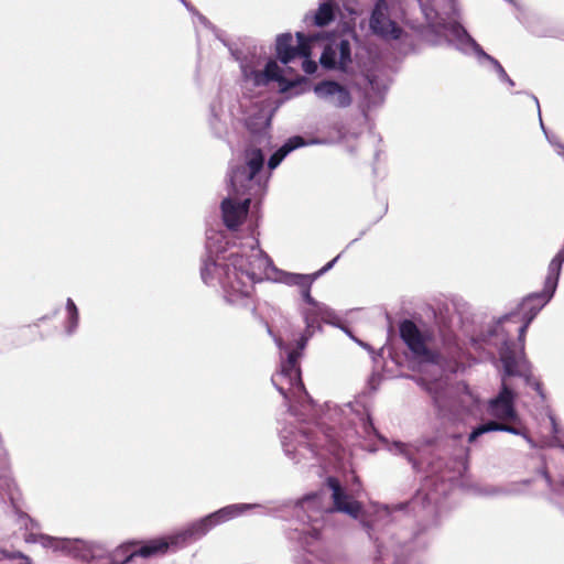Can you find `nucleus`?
Here are the masks:
<instances>
[{"label": "nucleus", "mask_w": 564, "mask_h": 564, "mask_svg": "<svg viewBox=\"0 0 564 564\" xmlns=\"http://www.w3.org/2000/svg\"><path fill=\"white\" fill-rule=\"evenodd\" d=\"M248 248L249 252L231 251L227 254L224 235L214 230L207 232L206 257L203 259L200 278L207 285L219 284L224 299L229 304L245 305L253 284L264 279L300 290L312 278L311 274L275 268L257 239H253Z\"/></svg>", "instance_id": "f257e3e1"}, {"label": "nucleus", "mask_w": 564, "mask_h": 564, "mask_svg": "<svg viewBox=\"0 0 564 564\" xmlns=\"http://www.w3.org/2000/svg\"><path fill=\"white\" fill-rule=\"evenodd\" d=\"M294 513L302 524V528H294L289 533L291 541H296L310 557L300 558L294 556L295 564H335L333 557L321 552L315 554L316 546L319 543V522L323 521L324 513L321 510V497L318 495H308L294 505ZM362 528L367 531L370 539L376 544L375 564H395L394 553L424 552L431 542L430 530L436 528L438 522L434 517L426 523L419 522L411 531H394L389 529L380 535L376 534L379 527V520L373 522L361 521Z\"/></svg>", "instance_id": "f03ea898"}, {"label": "nucleus", "mask_w": 564, "mask_h": 564, "mask_svg": "<svg viewBox=\"0 0 564 564\" xmlns=\"http://www.w3.org/2000/svg\"><path fill=\"white\" fill-rule=\"evenodd\" d=\"M250 140L243 152L245 165L229 173V195L220 205L224 224L236 229L247 217L250 204L260 200L267 192L270 175L263 171L265 153L272 150L270 120L258 117L247 120Z\"/></svg>", "instance_id": "7ed1b4c3"}, {"label": "nucleus", "mask_w": 564, "mask_h": 564, "mask_svg": "<svg viewBox=\"0 0 564 564\" xmlns=\"http://www.w3.org/2000/svg\"><path fill=\"white\" fill-rule=\"evenodd\" d=\"M28 543H41L44 547L59 551L82 562H90L107 556V564H138V558H150L167 552L162 539H152L143 543L132 540L117 546L111 552L105 543L82 539L53 538L44 534L28 533Z\"/></svg>", "instance_id": "20e7f679"}, {"label": "nucleus", "mask_w": 564, "mask_h": 564, "mask_svg": "<svg viewBox=\"0 0 564 564\" xmlns=\"http://www.w3.org/2000/svg\"><path fill=\"white\" fill-rule=\"evenodd\" d=\"M433 2L436 18L431 26L434 33L443 37L448 46L464 56H474L480 66L489 64L500 82L513 87V79L510 78L500 62L486 53L462 24L460 12L455 0H433Z\"/></svg>", "instance_id": "39448f33"}, {"label": "nucleus", "mask_w": 564, "mask_h": 564, "mask_svg": "<svg viewBox=\"0 0 564 564\" xmlns=\"http://www.w3.org/2000/svg\"><path fill=\"white\" fill-rule=\"evenodd\" d=\"M316 330H322L319 322L312 324L305 323V329L296 339L295 347L285 344L281 338H274V343L280 351L285 352V357H281V369L272 377V383L278 391L289 400V391L296 399H306L308 405L313 404L312 399L307 394L301 377V368L299 359L301 358L308 340L313 337Z\"/></svg>", "instance_id": "423d86ee"}, {"label": "nucleus", "mask_w": 564, "mask_h": 564, "mask_svg": "<svg viewBox=\"0 0 564 564\" xmlns=\"http://www.w3.org/2000/svg\"><path fill=\"white\" fill-rule=\"evenodd\" d=\"M485 340L492 343L499 349V357L507 376L523 378L525 384L532 387L541 398H544L542 384L532 377L531 366L523 351L511 350L507 335L500 325L490 327Z\"/></svg>", "instance_id": "0eeeda50"}, {"label": "nucleus", "mask_w": 564, "mask_h": 564, "mask_svg": "<svg viewBox=\"0 0 564 564\" xmlns=\"http://www.w3.org/2000/svg\"><path fill=\"white\" fill-rule=\"evenodd\" d=\"M280 438L284 454L295 464L317 456L318 449L324 446L314 432L293 425L285 426L280 432Z\"/></svg>", "instance_id": "6e6552de"}, {"label": "nucleus", "mask_w": 564, "mask_h": 564, "mask_svg": "<svg viewBox=\"0 0 564 564\" xmlns=\"http://www.w3.org/2000/svg\"><path fill=\"white\" fill-rule=\"evenodd\" d=\"M399 333L415 359L424 364H440L441 355L427 346L432 338L430 332H422L413 321L403 319L399 325Z\"/></svg>", "instance_id": "1a4fd4ad"}, {"label": "nucleus", "mask_w": 564, "mask_h": 564, "mask_svg": "<svg viewBox=\"0 0 564 564\" xmlns=\"http://www.w3.org/2000/svg\"><path fill=\"white\" fill-rule=\"evenodd\" d=\"M505 372L501 375V386L497 395L487 403V413L496 419V422L509 425L524 426L516 409L517 393L508 383Z\"/></svg>", "instance_id": "9d476101"}, {"label": "nucleus", "mask_w": 564, "mask_h": 564, "mask_svg": "<svg viewBox=\"0 0 564 564\" xmlns=\"http://www.w3.org/2000/svg\"><path fill=\"white\" fill-rule=\"evenodd\" d=\"M370 32L382 40H399L403 34L402 28L391 19L390 8L386 0H376L369 17Z\"/></svg>", "instance_id": "9b49d317"}, {"label": "nucleus", "mask_w": 564, "mask_h": 564, "mask_svg": "<svg viewBox=\"0 0 564 564\" xmlns=\"http://www.w3.org/2000/svg\"><path fill=\"white\" fill-rule=\"evenodd\" d=\"M560 275L549 271L541 292L531 293L520 304L521 313L532 322L539 312L552 300L558 285Z\"/></svg>", "instance_id": "f8f14e48"}, {"label": "nucleus", "mask_w": 564, "mask_h": 564, "mask_svg": "<svg viewBox=\"0 0 564 564\" xmlns=\"http://www.w3.org/2000/svg\"><path fill=\"white\" fill-rule=\"evenodd\" d=\"M319 63L325 69H338L346 73L351 64L349 40L340 39L326 45L319 57Z\"/></svg>", "instance_id": "ddd939ff"}, {"label": "nucleus", "mask_w": 564, "mask_h": 564, "mask_svg": "<svg viewBox=\"0 0 564 564\" xmlns=\"http://www.w3.org/2000/svg\"><path fill=\"white\" fill-rule=\"evenodd\" d=\"M213 528H215L213 519L210 518V514H207L199 520L194 521L187 528L161 539L167 544V550L170 547L176 550L202 539Z\"/></svg>", "instance_id": "4468645a"}, {"label": "nucleus", "mask_w": 564, "mask_h": 564, "mask_svg": "<svg viewBox=\"0 0 564 564\" xmlns=\"http://www.w3.org/2000/svg\"><path fill=\"white\" fill-rule=\"evenodd\" d=\"M315 279L311 278L301 289L300 293L303 301L308 304L311 307L302 310V316L304 323L312 324L313 322H324V323H334V319L337 318L336 312L327 306L326 304L316 301L311 295V289Z\"/></svg>", "instance_id": "2eb2a0df"}, {"label": "nucleus", "mask_w": 564, "mask_h": 564, "mask_svg": "<svg viewBox=\"0 0 564 564\" xmlns=\"http://www.w3.org/2000/svg\"><path fill=\"white\" fill-rule=\"evenodd\" d=\"M313 91L319 100L335 108H348L352 102L349 89L335 80H322L314 85Z\"/></svg>", "instance_id": "dca6fc26"}, {"label": "nucleus", "mask_w": 564, "mask_h": 564, "mask_svg": "<svg viewBox=\"0 0 564 564\" xmlns=\"http://www.w3.org/2000/svg\"><path fill=\"white\" fill-rule=\"evenodd\" d=\"M449 487L451 485L444 479L438 481V478H429L425 481L424 489L417 491L412 503L416 505L421 501L424 508H429L432 513H435L441 497L447 494Z\"/></svg>", "instance_id": "f3484780"}, {"label": "nucleus", "mask_w": 564, "mask_h": 564, "mask_svg": "<svg viewBox=\"0 0 564 564\" xmlns=\"http://www.w3.org/2000/svg\"><path fill=\"white\" fill-rule=\"evenodd\" d=\"M327 486L332 490L334 510L346 513L354 519H358L361 513L360 502L346 492L337 478L328 477Z\"/></svg>", "instance_id": "a211bd4d"}, {"label": "nucleus", "mask_w": 564, "mask_h": 564, "mask_svg": "<svg viewBox=\"0 0 564 564\" xmlns=\"http://www.w3.org/2000/svg\"><path fill=\"white\" fill-rule=\"evenodd\" d=\"M516 317L514 314H510V315H506L503 316L502 318H500L499 321L497 322H494L489 325H487V327L476 337L474 338V341L476 345L479 346V348H482V346H490V347H494L496 348L498 351L499 349L492 344V343H489L487 340H485V336L488 334V330L490 327H492L494 325H500L501 328L505 330L506 335H507V339H508V343H509V346L511 348V350H514L516 352H519L522 351L524 352V337H525V332L529 327V325L531 324V322H528V317H524L522 315V325L518 328V333H519V341H520V347L517 348L516 344L513 341H511L510 337H509V330H507L505 327H503V323L505 322H508L510 321L511 318Z\"/></svg>", "instance_id": "6ab92c4d"}, {"label": "nucleus", "mask_w": 564, "mask_h": 564, "mask_svg": "<svg viewBox=\"0 0 564 564\" xmlns=\"http://www.w3.org/2000/svg\"><path fill=\"white\" fill-rule=\"evenodd\" d=\"M516 317L514 314H510V315H506L503 316L502 318H500L499 321L497 322H494L489 325H487V327L476 337L474 338V341L476 345L479 346V348H482V346H490V347H494L496 348L498 351L499 349L492 344V343H489L487 340H485V336L488 334V330L490 327H492L494 325H500L501 328L505 330L506 335H507V339H508V343H509V346L511 348V350H514L516 352H519L522 351L524 352V337H525V332L529 327V325L531 324V322H528V317H524L522 315V325L518 328V333H519V341H520V347L517 348L516 344L513 341H511L510 337H509V330H507L505 327H503V323L505 322H508L510 321L511 318Z\"/></svg>", "instance_id": "aec40b11"}, {"label": "nucleus", "mask_w": 564, "mask_h": 564, "mask_svg": "<svg viewBox=\"0 0 564 564\" xmlns=\"http://www.w3.org/2000/svg\"><path fill=\"white\" fill-rule=\"evenodd\" d=\"M489 432H506L519 435L522 436L531 447L535 446L532 438L527 434L525 426L509 425L507 423H499L496 421H488L474 427L468 435V443H474L479 436Z\"/></svg>", "instance_id": "412c9836"}, {"label": "nucleus", "mask_w": 564, "mask_h": 564, "mask_svg": "<svg viewBox=\"0 0 564 564\" xmlns=\"http://www.w3.org/2000/svg\"><path fill=\"white\" fill-rule=\"evenodd\" d=\"M231 54L235 56L236 61L239 62L243 80L254 87L256 77L259 75L260 66L263 63L262 56L251 51L242 53L231 50Z\"/></svg>", "instance_id": "4be33fe9"}, {"label": "nucleus", "mask_w": 564, "mask_h": 564, "mask_svg": "<svg viewBox=\"0 0 564 564\" xmlns=\"http://www.w3.org/2000/svg\"><path fill=\"white\" fill-rule=\"evenodd\" d=\"M324 140L321 139H311L306 141L301 135H293L289 138L268 160L269 170L276 169L281 162L294 150L313 144H323Z\"/></svg>", "instance_id": "5701e85b"}, {"label": "nucleus", "mask_w": 564, "mask_h": 564, "mask_svg": "<svg viewBox=\"0 0 564 564\" xmlns=\"http://www.w3.org/2000/svg\"><path fill=\"white\" fill-rule=\"evenodd\" d=\"M270 82H278L282 85V90L286 91L295 87L300 80H285L281 74V69L275 61H268L264 65L263 70L260 69L259 75L256 77L254 87L267 86ZM301 82H305L302 77Z\"/></svg>", "instance_id": "b1692460"}, {"label": "nucleus", "mask_w": 564, "mask_h": 564, "mask_svg": "<svg viewBox=\"0 0 564 564\" xmlns=\"http://www.w3.org/2000/svg\"><path fill=\"white\" fill-rule=\"evenodd\" d=\"M254 508H263V506L259 505V503H234V505H228L224 508H220L209 514H210V518L213 519V522L216 527V525L225 523L229 520L238 518L246 511L254 509Z\"/></svg>", "instance_id": "393cba45"}, {"label": "nucleus", "mask_w": 564, "mask_h": 564, "mask_svg": "<svg viewBox=\"0 0 564 564\" xmlns=\"http://www.w3.org/2000/svg\"><path fill=\"white\" fill-rule=\"evenodd\" d=\"M275 52L282 64H289L294 59L293 36L291 33H282L276 36Z\"/></svg>", "instance_id": "a878e982"}, {"label": "nucleus", "mask_w": 564, "mask_h": 564, "mask_svg": "<svg viewBox=\"0 0 564 564\" xmlns=\"http://www.w3.org/2000/svg\"><path fill=\"white\" fill-rule=\"evenodd\" d=\"M337 9V4L332 0L321 3L316 12L312 15L314 25L319 28L328 25L335 20Z\"/></svg>", "instance_id": "bb28decb"}, {"label": "nucleus", "mask_w": 564, "mask_h": 564, "mask_svg": "<svg viewBox=\"0 0 564 564\" xmlns=\"http://www.w3.org/2000/svg\"><path fill=\"white\" fill-rule=\"evenodd\" d=\"M0 497L6 502V496L12 507L17 509V498H18V490L15 488V484L13 479L10 477L7 469H2L0 474Z\"/></svg>", "instance_id": "cd10ccee"}, {"label": "nucleus", "mask_w": 564, "mask_h": 564, "mask_svg": "<svg viewBox=\"0 0 564 564\" xmlns=\"http://www.w3.org/2000/svg\"><path fill=\"white\" fill-rule=\"evenodd\" d=\"M66 319H65V332L67 335H73L79 323V312L75 302L68 297L66 300Z\"/></svg>", "instance_id": "c85d7f7f"}, {"label": "nucleus", "mask_w": 564, "mask_h": 564, "mask_svg": "<svg viewBox=\"0 0 564 564\" xmlns=\"http://www.w3.org/2000/svg\"><path fill=\"white\" fill-rule=\"evenodd\" d=\"M389 452L395 455H401L412 465L414 470H419V464L413 456V448L411 445L402 442H393L388 446Z\"/></svg>", "instance_id": "c756f323"}, {"label": "nucleus", "mask_w": 564, "mask_h": 564, "mask_svg": "<svg viewBox=\"0 0 564 564\" xmlns=\"http://www.w3.org/2000/svg\"><path fill=\"white\" fill-rule=\"evenodd\" d=\"M327 411L324 413L323 417L321 419L322 422L319 424H326L327 421L333 422L334 424H340L343 425V419L341 416H346L347 410L338 408L336 404L326 403Z\"/></svg>", "instance_id": "7c9ffc66"}, {"label": "nucleus", "mask_w": 564, "mask_h": 564, "mask_svg": "<svg viewBox=\"0 0 564 564\" xmlns=\"http://www.w3.org/2000/svg\"><path fill=\"white\" fill-rule=\"evenodd\" d=\"M297 45L294 46V58L302 56L304 58L311 55V41L312 39L306 36L303 32H296Z\"/></svg>", "instance_id": "2f4dec72"}, {"label": "nucleus", "mask_w": 564, "mask_h": 564, "mask_svg": "<svg viewBox=\"0 0 564 564\" xmlns=\"http://www.w3.org/2000/svg\"><path fill=\"white\" fill-rule=\"evenodd\" d=\"M359 429L360 430H356V433L364 437H370L372 434H377V430L369 414L359 417Z\"/></svg>", "instance_id": "473e14b6"}, {"label": "nucleus", "mask_w": 564, "mask_h": 564, "mask_svg": "<svg viewBox=\"0 0 564 564\" xmlns=\"http://www.w3.org/2000/svg\"><path fill=\"white\" fill-rule=\"evenodd\" d=\"M514 489H509L505 487L490 486L482 488L479 494L486 497H499V496H509L514 494Z\"/></svg>", "instance_id": "72a5a7b5"}, {"label": "nucleus", "mask_w": 564, "mask_h": 564, "mask_svg": "<svg viewBox=\"0 0 564 564\" xmlns=\"http://www.w3.org/2000/svg\"><path fill=\"white\" fill-rule=\"evenodd\" d=\"M209 126L216 135H220L223 126L215 106L210 107Z\"/></svg>", "instance_id": "f704fd0d"}, {"label": "nucleus", "mask_w": 564, "mask_h": 564, "mask_svg": "<svg viewBox=\"0 0 564 564\" xmlns=\"http://www.w3.org/2000/svg\"><path fill=\"white\" fill-rule=\"evenodd\" d=\"M539 477L544 481V484L550 487L552 490L558 492L560 496H564V480L561 481L557 486V488H553V482H552V479L551 477L549 476L547 471L542 468L540 471H539Z\"/></svg>", "instance_id": "c9c22d12"}, {"label": "nucleus", "mask_w": 564, "mask_h": 564, "mask_svg": "<svg viewBox=\"0 0 564 564\" xmlns=\"http://www.w3.org/2000/svg\"><path fill=\"white\" fill-rule=\"evenodd\" d=\"M198 20L202 24H204L206 28L210 29L213 31V33L215 34V36L226 46H229L226 39H225V33L220 30H218L216 26H214L208 20L206 17L204 15H198Z\"/></svg>", "instance_id": "e433bc0d"}, {"label": "nucleus", "mask_w": 564, "mask_h": 564, "mask_svg": "<svg viewBox=\"0 0 564 564\" xmlns=\"http://www.w3.org/2000/svg\"><path fill=\"white\" fill-rule=\"evenodd\" d=\"M18 516V522L21 527L25 528V530H33L34 528H37V524L35 520H33L30 516L26 513L17 510Z\"/></svg>", "instance_id": "4c0bfd02"}, {"label": "nucleus", "mask_w": 564, "mask_h": 564, "mask_svg": "<svg viewBox=\"0 0 564 564\" xmlns=\"http://www.w3.org/2000/svg\"><path fill=\"white\" fill-rule=\"evenodd\" d=\"M405 508V505L403 503H399V505H395L393 507H390V506H380L377 508L376 512H377V517L378 518H389L391 516V513L395 510H402Z\"/></svg>", "instance_id": "58836bf2"}, {"label": "nucleus", "mask_w": 564, "mask_h": 564, "mask_svg": "<svg viewBox=\"0 0 564 564\" xmlns=\"http://www.w3.org/2000/svg\"><path fill=\"white\" fill-rule=\"evenodd\" d=\"M328 324H329V325H333V326H335V327H337V328H339V329H341V330H343L347 336H349V337H350L354 341H356L358 345H360V346H362V347H365V348H368V349L370 348L368 344H366V343H364V341L359 340L358 338H356V337L352 335L351 330H350L348 327H346L345 325H343V324L340 323V321H339V317H338V316H337V318H336V319H334V323H328Z\"/></svg>", "instance_id": "ea45409f"}, {"label": "nucleus", "mask_w": 564, "mask_h": 564, "mask_svg": "<svg viewBox=\"0 0 564 564\" xmlns=\"http://www.w3.org/2000/svg\"><path fill=\"white\" fill-rule=\"evenodd\" d=\"M419 552H405L403 553L400 552V553H394V563L395 564H409L411 562V560L414 557L415 554H417Z\"/></svg>", "instance_id": "a19ab883"}, {"label": "nucleus", "mask_w": 564, "mask_h": 564, "mask_svg": "<svg viewBox=\"0 0 564 564\" xmlns=\"http://www.w3.org/2000/svg\"><path fill=\"white\" fill-rule=\"evenodd\" d=\"M339 259V254L337 257H335L333 260H330L329 262H327L322 269H319L318 271L312 273V278L313 279H318L321 275H323L324 273H326L327 271H329L334 264L337 262V260Z\"/></svg>", "instance_id": "79ce46f5"}, {"label": "nucleus", "mask_w": 564, "mask_h": 564, "mask_svg": "<svg viewBox=\"0 0 564 564\" xmlns=\"http://www.w3.org/2000/svg\"><path fill=\"white\" fill-rule=\"evenodd\" d=\"M302 67L303 70L308 75L314 74L317 69L316 63L314 61H311L310 57L304 58Z\"/></svg>", "instance_id": "37998d69"}, {"label": "nucleus", "mask_w": 564, "mask_h": 564, "mask_svg": "<svg viewBox=\"0 0 564 564\" xmlns=\"http://www.w3.org/2000/svg\"><path fill=\"white\" fill-rule=\"evenodd\" d=\"M549 419H550V424H551V431H552V433L554 435L555 442H557L558 441V435H560V432H561L560 427H558V424H557L555 417L552 414L549 415Z\"/></svg>", "instance_id": "c03bdc74"}, {"label": "nucleus", "mask_w": 564, "mask_h": 564, "mask_svg": "<svg viewBox=\"0 0 564 564\" xmlns=\"http://www.w3.org/2000/svg\"><path fill=\"white\" fill-rule=\"evenodd\" d=\"M323 436H324V438H325V440L329 441V443H330V444H329V451H334V448H335V443L337 442V441L335 440V437H334L332 434H329V432H328V431L323 432Z\"/></svg>", "instance_id": "a18cd8bd"}, {"label": "nucleus", "mask_w": 564, "mask_h": 564, "mask_svg": "<svg viewBox=\"0 0 564 564\" xmlns=\"http://www.w3.org/2000/svg\"><path fill=\"white\" fill-rule=\"evenodd\" d=\"M9 557H19L24 561L25 564L30 563V560L26 555L22 554L21 552H14L12 554L8 555Z\"/></svg>", "instance_id": "49530a36"}, {"label": "nucleus", "mask_w": 564, "mask_h": 564, "mask_svg": "<svg viewBox=\"0 0 564 564\" xmlns=\"http://www.w3.org/2000/svg\"><path fill=\"white\" fill-rule=\"evenodd\" d=\"M180 1L185 6V8H186L189 12H192V13L196 14L197 17H198V15H200V14L195 10V8H194L193 6H191L186 0H180Z\"/></svg>", "instance_id": "de8ad7c7"}, {"label": "nucleus", "mask_w": 564, "mask_h": 564, "mask_svg": "<svg viewBox=\"0 0 564 564\" xmlns=\"http://www.w3.org/2000/svg\"><path fill=\"white\" fill-rule=\"evenodd\" d=\"M180 1L185 6V8H186L189 12H192V13L196 14L197 17H198V15H200V14L195 10V8H194L193 6H191L186 0H180Z\"/></svg>", "instance_id": "09e8293b"}, {"label": "nucleus", "mask_w": 564, "mask_h": 564, "mask_svg": "<svg viewBox=\"0 0 564 564\" xmlns=\"http://www.w3.org/2000/svg\"><path fill=\"white\" fill-rule=\"evenodd\" d=\"M180 1L185 6V8H186L189 12H192V13L196 14L197 17H198V15H200V14L195 10V8H194L193 6H191L186 0H180Z\"/></svg>", "instance_id": "8fccbe9b"}, {"label": "nucleus", "mask_w": 564, "mask_h": 564, "mask_svg": "<svg viewBox=\"0 0 564 564\" xmlns=\"http://www.w3.org/2000/svg\"><path fill=\"white\" fill-rule=\"evenodd\" d=\"M532 99L534 100L536 109H538V112H539V120H540L541 128L544 129V124H543V121H542V118H541V110H540L539 100H538V98L535 96H532Z\"/></svg>", "instance_id": "3c124183"}, {"label": "nucleus", "mask_w": 564, "mask_h": 564, "mask_svg": "<svg viewBox=\"0 0 564 564\" xmlns=\"http://www.w3.org/2000/svg\"><path fill=\"white\" fill-rule=\"evenodd\" d=\"M557 153H558L560 155L564 156V145L558 144Z\"/></svg>", "instance_id": "603ef678"}, {"label": "nucleus", "mask_w": 564, "mask_h": 564, "mask_svg": "<svg viewBox=\"0 0 564 564\" xmlns=\"http://www.w3.org/2000/svg\"><path fill=\"white\" fill-rule=\"evenodd\" d=\"M290 410L294 413V415H299L297 410L295 409V405L291 404Z\"/></svg>", "instance_id": "864d4df0"}, {"label": "nucleus", "mask_w": 564, "mask_h": 564, "mask_svg": "<svg viewBox=\"0 0 564 564\" xmlns=\"http://www.w3.org/2000/svg\"><path fill=\"white\" fill-rule=\"evenodd\" d=\"M542 130L544 131L545 135H547V133H546V131H545V128H544V129H542ZM546 138H547V141H549V142H552V139H551V138H549V137H546Z\"/></svg>", "instance_id": "5fc2aeb1"}, {"label": "nucleus", "mask_w": 564, "mask_h": 564, "mask_svg": "<svg viewBox=\"0 0 564 564\" xmlns=\"http://www.w3.org/2000/svg\"><path fill=\"white\" fill-rule=\"evenodd\" d=\"M542 130L544 131L545 135H547V133H546V131H545V128H544V129H542ZM546 138H547V141H549V142H552V139H551V138H549V137H546Z\"/></svg>", "instance_id": "6e6d98bb"}, {"label": "nucleus", "mask_w": 564, "mask_h": 564, "mask_svg": "<svg viewBox=\"0 0 564 564\" xmlns=\"http://www.w3.org/2000/svg\"><path fill=\"white\" fill-rule=\"evenodd\" d=\"M507 2L511 3V4H514V1L513 0H506Z\"/></svg>", "instance_id": "4d7b16f0"}, {"label": "nucleus", "mask_w": 564, "mask_h": 564, "mask_svg": "<svg viewBox=\"0 0 564 564\" xmlns=\"http://www.w3.org/2000/svg\"><path fill=\"white\" fill-rule=\"evenodd\" d=\"M376 435L377 437H379V440H383L382 436H380V434L377 433Z\"/></svg>", "instance_id": "13d9d810"}, {"label": "nucleus", "mask_w": 564, "mask_h": 564, "mask_svg": "<svg viewBox=\"0 0 564 564\" xmlns=\"http://www.w3.org/2000/svg\"><path fill=\"white\" fill-rule=\"evenodd\" d=\"M376 435L377 437H379V440H383L382 436H380V434L377 433Z\"/></svg>", "instance_id": "bf43d9fd"}, {"label": "nucleus", "mask_w": 564, "mask_h": 564, "mask_svg": "<svg viewBox=\"0 0 564 564\" xmlns=\"http://www.w3.org/2000/svg\"><path fill=\"white\" fill-rule=\"evenodd\" d=\"M561 448L564 451V446L561 445Z\"/></svg>", "instance_id": "052dcab7"}]
</instances>
